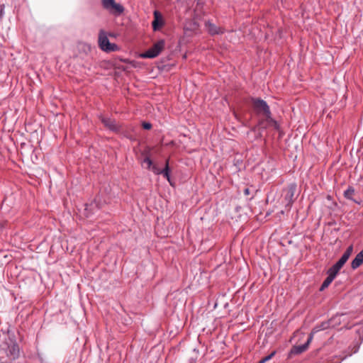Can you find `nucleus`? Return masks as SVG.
I'll return each instance as SVG.
<instances>
[{
  "instance_id": "17",
  "label": "nucleus",
  "mask_w": 363,
  "mask_h": 363,
  "mask_svg": "<svg viewBox=\"0 0 363 363\" xmlns=\"http://www.w3.org/2000/svg\"><path fill=\"white\" fill-rule=\"evenodd\" d=\"M328 327V323H323L320 325H318V326L315 327L312 330V331H311V333H310L309 335H312V338H313V335L315 333H316L317 332L320 331L322 330L326 329Z\"/></svg>"
},
{
  "instance_id": "15",
  "label": "nucleus",
  "mask_w": 363,
  "mask_h": 363,
  "mask_svg": "<svg viewBox=\"0 0 363 363\" xmlns=\"http://www.w3.org/2000/svg\"><path fill=\"white\" fill-rule=\"evenodd\" d=\"M339 271H340L339 269H337V268H335V267H334L333 265L327 271L328 277H330L331 279H333L334 280L335 278L336 277L337 273L339 272Z\"/></svg>"
},
{
  "instance_id": "22",
  "label": "nucleus",
  "mask_w": 363,
  "mask_h": 363,
  "mask_svg": "<svg viewBox=\"0 0 363 363\" xmlns=\"http://www.w3.org/2000/svg\"><path fill=\"white\" fill-rule=\"evenodd\" d=\"M352 250H353V247L352 245L349 246L347 250L345 251V252L343 253V256H346V257L347 259H349V257H350L352 252Z\"/></svg>"
},
{
  "instance_id": "24",
  "label": "nucleus",
  "mask_w": 363,
  "mask_h": 363,
  "mask_svg": "<svg viewBox=\"0 0 363 363\" xmlns=\"http://www.w3.org/2000/svg\"><path fill=\"white\" fill-rule=\"evenodd\" d=\"M142 126L145 130H150L152 128V124L148 122H143Z\"/></svg>"
},
{
  "instance_id": "4",
  "label": "nucleus",
  "mask_w": 363,
  "mask_h": 363,
  "mask_svg": "<svg viewBox=\"0 0 363 363\" xmlns=\"http://www.w3.org/2000/svg\"><path fill=\"white\" fill-rule=\"evenodd\" d=\"M103 7L114 16H119L124 11L123 6L115 0H102Z\"/></svg>"
},
{
  "instance_id": "9",
  "label": "nucleus",
  "mask_w": 363,
  "mask_h": 363,
  "mask_svg": "<svg viewBox=\"0 0 363 363\" xmlns=\"http://www.w3.org/2000/svg\"><path fill=\"white\" fill-rule=\"evenodd\" d=\"M6 355L11 359H16L20 355V349L16 342H12L8 345L6 349Z\"/></svg>"
},
{
  "instance_id": "25",
  "label": "nucleus",
  "mask_w": 363,
  "mask_h": 363,
  "mask_svg": "<svg viewBox=\"0 0 363 363\" xmlns=\"http://www.w3.org/2000/svg\"><path fill=\"white\" fill-rule=\"evenodd\" d=\"M250 189L248 188H246V189H244V194L245 196H248V195H250Z\"/></svg>"
},
{
  "instance_id": "20",
  "label": "nucleus",
  "mask_w": 363,
  "mask_h": 363,
  "mask_svg": "<svg viewBox=\"0 0 363 363\" xmlns=\"http://www.w3.org/2000/svg\"><path fill=\"white\" fill-rule=\"evenodd\" d=\"M268 121L271 123V127H273L275 130L279 129V125L277 121L272 117V114L268 116Z\"/></svg>"
},
{
  "instance_id": "23",
  "label": "nucleus",
  "mask_w": 363,
  "mask_h": 363,
  "mask_svg": "<svg viewBox=\"0 0 363 363\" xmlns=\"http://www.w3.org/2000/svg\"><path fill=\"white\" fill-rule=\"evenodd\" d=\"M143 162L145 163V164H147V167L149 169H150V167L153 165L152 164V161L151 160V159L149 157H145L143 159Z\"/></svg>"
},
{
  "instance_id": "26",
  "label": "nucleus",
  "mask_w": 363,
  "mask_h": 363,
  "mask_svg": "<svg viewBox=\"0 0 363 363\" xmlns=\"http://www.w3.org/2000/svg\"><path fill=\"white\" fill-rule=\"evenodd\" d=\"M2 15H3V11L0 10V16H1Z\"/></svg>"
},
{
  "instance_id": "12",
  "label": "nucleus",
  "mask_w": 363,
  "mask_h": 363,
  "mask_svg": "<svg viewBox=\"0 0 363 363\" xmlns=\"http://www.w3.org/2000/svg\"><path fill=\"white\" fill-rule=\"evenodd\" d=\"M205 26L208 32L212 35L223 33V30L221 28L216 26L215 24L210 21L206 22Z\"/></svg>"
},
{
  "instance_id": "10",
  "label": "nucleus",
  "mask_w": 363,
  "mask_h": 363,
  "mask_svg": "<svg viewBox=\"0 0 363 363\" xmlns=\"http://www.w3.org/2000/svg\"><path fill=\"white\" fill-rule=\"evenodd\" d=\"M152 171L155 174H162L164 177H165L168 182L171 184L170 182V169L169 167V160H166L164 168L161 169L155 165H152L151 167Z\"/></svg>"
},
{
  "instance_id": "8",
  "label": "nucleus",
  "mask_w": 363,
  "mask_h": 363,
  "mask_svg": "<svg viewBox=\"0 0 363 363\" xmlns=\"http://www.w3.org/2000/svg\"><path fill=\"white\" fill-rule=\"evenodd\" d=\"M99 118L104 126L113 132H118L120 130V127L114 119L103 116H100Z\"/></svg>"
},
{
  "instance_id": "13",
  "label": "nucleus",
  "mask_w": 363,
  "mask_h": 363,
  "mask_svg": "<svg viewBox=\"0 0 363 363\" xmlns=\"http://www.w3.org/2000/svg\"><path fill=\"white\" fill-rule=\"evenodd\" d=\"M265 116L264 118L260 119L258 122L257 125L253 127L251 130L252 131H256V130H264L269 127H271V123L268 121V115H264Z\"/></svg>"
},
{
  "instance_id": "18",
  "label": "nucleus",
  "mask_w": 363,
  "mask_h": 363,
  "mask_svg": "<svg viewBox=\"0 0 363 363\" xmlns=\"http://www.w3.org/2000/svg\"><path fill=\"white\" fill-rule=\"evenodd\" d=\"M354 189L352 187V186H349L345 191H344V196L347 199H350V200H352L354 201V199H352V195L354 194Z\"/></svg>"
},
{
  "instance_id": "21",
  "label": "nucleus",
  "mask_w": 363,
  "mask_h": 363,
  "mask_svg": "<svg viewBox=\"0 0 363 363\" xmlns=\"http://www.w3.org/2000/svg\"><path fill=\"white\" fill-rule=\"evenodd\" d=\"M276 354V351H273L269 355L266 356L263 359H262L259 363H265L266 362L269 361Z\"/></svg>"
},
{
  "instance_id": "7",
  "label": "nucleus",
  "mask_w": 363,
  "mask_h": 363,
  "mask_svg": "<svg viewBox=\"0 0 363 363\" xmlns=\"http://www.w3.org/2000/svg\"><path fill=\"white\" fill-rule=\"evenodd\" d=\"M312 341V335H309L308 340L306 343L301 345H295L294 346L289 354V357H291L293 355H297L305 352L311 342Z\"/></svg>"
},
{
  "instance_id": "2",
  "label": "nucleus",
  "mask_w": 363,
  "mask_h": 363,
  "mask_svg": "<svg viewBox=\"0 0 363 363\" xmlns=\"http://www.w3.org/2000/svg\"><path fill=\"white\" fill-rule=\"evenodd\" d=\"M252 103L253 109L257 114L268 115V116L272 114L269 106L263 99L252 98Z\"/></svg>"
},
{
  "instance_id": "16",
  "label": "nucleus",
  "mask_w": 363,
  "mask_h": 363,
  "mask_svg": "<svg viewBox=\"0 0 363 363\" xmlns=\"http://www.w3.org/2000/svg\"><path fill=\"white\" fill-rule=\"evenodd\" d=\"M348 260V259L346 257V256L342 255L340 259L333 264L335 268L340 270V269L343 267V265L346 263V262Z\"/></svg>"
},
{
  "instance_id": "11",
  "label": "nucleus",
  "mask_w": 363,
  "mask_h": 363,
  "mask_svg": "<svg viewBox=\"0 0 363 363\" xmlns=\"http://www.w3.org/2000/svg\"><path fill=\"white\" fill-rule=\"evenodd\" d=\"M164 24L162 16L158 11H154V20L152 23V28L154 30H157Z\"/></svg>"
},
{
  "instance_id": "5",
  "label": "nucleus",
  "mask_w": 363,
  "mask_h": 363,
  "mask_svg": "<svg viewBox=\"0 0 363 363\" xmlns=\"http://www.w3.org/2000/svg\"><path fill=\"white\" fill-rule=\"evenodd\" d=\"M103 7L114 16H119L124 11L123 6L115 0H102Z\"/></svg>"
},
{
  "instance_id": "19",
  "label": "nucleus",
  "mask_w": 363,
  "mask_h": 363,
  "mask_svg": "<svg viewBox=\"0 0 363 363\" xmlns=\"http://www.w3.org/2000/svg\"><path fill=\"white\" fill-rule=\"evenodd\" d=\"M333 279H331L329 277H327V278L323 282V284L320 288V291H323L324 289L328 288L330 286V284L333 282Z\"/></svg>"
},
{
  "instance_id": "1",
  "label": "nucleus",
  "mask_w": 363,
  "mask_h": 363,
  "mask_svg": "<svg viewBox=\"0 0 363 363\" xmlns=\"http://www.w3.org/2000/svg\"><path fill=\"white\" fill-rule=\"evenodd\" d=\"M99 46L106 52H111L119 50V47L115 43H111L106 33L101 30L99 33Z\"/></svg>"
},
{
  "instance_id": "6",
  "label": "nucleus",
  "mask_w": 363,
  "mask_h": 363,
  "mask_svg": "<svg viewBox=\"0 0 363 363\" xmlns=\"http://www.w3.org/2000/svg\"><path fill=\"white\" fill-rule=\"evenodd\" d=\"M297 186L295 183L290 184L284 190V201L286 206H291L295 200Z\"/></svg>"
},
{
  "instance_id": "14",
  "label": "nucleus",
  "mask_w": 363,
  "mask_h": 363,
  "mask_svg": "<svg viewBox=\"0 0 363 363\" xmlns=\"http://www.w3.org/2000/svg\"><path fill=\"white\" fill-rule=\"evenodd\" d=\"M363 264V249L356 255L352 261L351 267L353 269L358 268Z\"/></svg>"
},
{
  "instance_id": "3",
  "label": "nucleus",
  "mask_w": 363,
  "mask_h": 363,
  "mask_svg": "<svg viewBox=\"0 0 363 363\" xmlns=\"http://www.w3.org/2000/svg\"><path fill=\"white\" fill-rule=\"evenodd\" d=\"M164 40H160L155 43L152 48L148 49L147 51L141 54L143 58H155L160 55L162 50L164 48Z\"/></svg>"
}]
</instances>
